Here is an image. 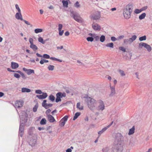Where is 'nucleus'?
I'll return each instance as SVG.
<instances>
[{
  "instance_id": "473e14b6",
  "label": "nucleus",
  "mask_w": 152,
  "mask_h": 152,
  "mask_svg": "<svg viewBox=\"0 0 152 152\" xmlns=\"http://www.w3.org/2000/svg\"><path fill=\"white\" fill-rule=\"evenodd\" d=\"M38 41L42 43V44H45V41H44L43 39L41 37H39L38 38Z\"/></svg>"
},
{
  "instance_id": "0e129e2a",
  "label": "nucleus",
  "mask_w": 152,
  "mask_h": 152,
  "mask_svg": "<svg viewBox=\"0 0 152 152\" xmlns=\"http://www.w3.org/2000/svg\"><path fill=\"white\" fill-rule=\"evenodd\" d=\"M29 42L30 43V45H31L33 44V39L32 38H30L29 39Z\"/></svg>"
},
{
  "instance_id": "7ed1b4c3",
  "label": "nucleus",
  "mask_w": 152,
  "mask_h": 152,
  "mask_svg": "<svg viewBox=\"0 0 152 152\" xmlns=\"http://www.w3.org/2000/svg\"><path fill=\"white\" fill-rule=\"evenodd\" d=\"M124 137L120 133H118L114 135V145L123 146Z\"/></svg>"
},
{
  "instance_id": "39448f33",
  "label": "nucleus",
  "mask_w": 152,
  "mask_h": 152,
  "mask_svg": "<svg viewBox=\"0 0 152 152\" xmlns=\"http://www.w3.org/2000/svg\"><path fill=\"white\" fill-rule=\"evenodd\" d=\"M123 147L122 146L114 145L112 152H122Z\"/></svg>"
},
{
  "instance_id": "5fc2aeb1",
  "label": "nucleus",
  "mask_w": 152,
  "mask_h": 152,
  "mask_svg": "<svg viewBox=\"0 0 152 152\" xmlns=\"http://www.w3.org/2000/svg\"><path fill=\"white\" fill-rule=\"evenodd\" d=\"M58 93L60 94V95L61 97V98L62 97H65L66 96V94L65 93H62L61 92H59Z\"/></svg>"
},
{
  "instance_id": "f257e3e1",
  "label": "nucleus",
  "mask_w": 152,
  "mask_h": 152,
  "mask_svg": "<svg viewBox=\"0 0 152 152\" xmlns=\"http://www.w3.org/2000/svg\"><path fill=\"white\" fill-rule=\"evenodd\" d=\"M28 115L27 113L24 112L22 114L20 117V124L19 126L18 135L21 137H22L24 133V126H29L31 124L29 121L28 122Z\"/></svg>"
},
{
  "instance_id": "2f4dec72",
  "label": "nucleus",
  "mask_w": 152,
  "mask_h": 152,
  "mask_svg": "<svg viewBox=\"0 0 152 152\" xmlns=\"http://www.w3.org/2000/svg\"><path fill=\"white\" fill-rule=\"evenodd\" d=\"M43 31V29L42 28H36L34 30V32L36 34L41 32Z\"/></svg>"
},
{
  "instance_id": "9d476101",
  "label": "nucleus",
  "mask_w": 152,
  "mask_h": 152,
  "mask_svg": "<svg viewBox=\"0 0 152 152\" xmlns=\"http://www.w3.org/2000/svg\"><path fill=\"white\" fill-rule=\"evenodd\" d=\"M77 22L81 24H83L84 23V20L77 13Z\"/></svg>"
},
{
  "instance_id": "6e6552de",
  "label": "nucleus",
  "mask_w": 152,
  "mask_h": 152,
  "mask_svg": "<svg viewBox=\"0 0 152 152\" xmlns=\"http://www.w3.org/2000/svg\"><path fill=\"white\" fill-rule=\"evenodd\" d=\"M99 105L98 107L99 110H103L104 109V104L103 102L100 100L99 101Z\"/></svg>"
},
{
  "instance_id": "bb28decb",
  "label": "nucleus",
  "mask_w": 152,
  "mask_h": 152,
  "mask_svg": "<svg viewBox=\"0 0 152 152\" xmlns=\"http://www.w3.org/2000/svg\"><path fill=\"white\" fill-rule=\"evenodd\" d=\"M146 15V13H143L139 16V18L140 20H142L145 18Z\"/></svg>"
},
{
  "instance_id": "b1692460",
  "label": "nucleus",
  "mask_w": 152,
  "mask_h": 152,
  "mask_svg": "<svg viewBox=\"0 0 152 152\" xmlns=\"http://www.w3.org/2000/svg\"><path fill=\"white\" fill-rule=\"evenodd\" d=\"M145 48L147 49L148 51L149 52H151L152 50L151 47L147 43H146Z\"/></svg>"
},
{
  "instance_id": "58836bf2",
  "label": "nucleus",
  "mask_w": 152,
  "mask_h": 152,
  "mask_svg": "<svg viewBox=\"0 0 152 152\" xmlns=\"http://www.w3.org/2000/svg\"><path fill=\"white\" fill-rule=\"evenodd\" d=\"M146 36L144 35L143 36L140 37L139 38V40L141 41L146 40Z\"/></svg>"
},
{
  "instance_id": "cd10ccee",
  "label": "nucleus",
  "mask_w": 152,
  "mask_h": 152,
  "mask_svg": "<svg viewBox=\"0 0 152 152\" xmlns=\"http://www.w3.org/2000/svg\"><path fill=\"white\" fill-rule=\"evenodd\" d=\"M77 108L80 110H83V106L80 105V102H78L77 104Z\"/></svg>"
},
{
  "instance_id": "c756f323",
  "label": "nucleus",
  "mask_w": 152,
  "mask_h": 152,
  "mask_svg": "<svg viewBox=\"0 0 152 152\" xmlns=\"http://www.w3.org/2000/svg\"><path fill=\"white\" fill-rule=\"evenodd\" d=\"M146 43L141 42L139 44L138 48H142L143 47L145 48Z\"/></svg>"
},
{
  "instance_id": "c9c22d12",
  "label": "nucleus",
  "mask_w": 152,
  "mask_h": 152,
  "mask_svg": "<svg viewBox=\"0 0 152 152\" xmlns=\"http://www.w3.org/2000/svg\"><path fill=\"white\" fill-rule=\"evenodd\" d=\"M34 73V70L31 69H29L28 72H27V74L28 75H31V74Z\"/></svg>"
},
{
  "instance_id": "a19ab883",
  "label": "nucleus",
  "mask_w": 152,
  "mask_h": 152,
  "mask_svg": "<svg viewBox=\"0 0 152 152\" xmlns=\"http://www.w3.org/2000/svg\"><path fill=\"white\" fill-rule=\"evenodd\" d=\"M49 99L50 100L53 102L54 101L55 99V97L52 94H51L49 96Z\"/></svg>"
},
{
  "instance_id": "8fccbe9b",
  "label": "nucleus",
  "mask_w": 152,
  "mask_h": 152,
  "mask_svg": "<svg viewBox=\"0 0 152 152\" xmlns=\"http://www.w3.org/2000/svg\"><path fill=\"white\" fill-rule=\"evenodd\" d=\"M15 8H16V9L18 10V12H21L20 10L18 4H15Z\"/></svg>"
},
{
  "instance_id": "4468645a",
  "label": "nucleus",
  "mask_w": 152,
  "mask_h": 152,
  "mask_svg": "<svg viewBox=\"0 0 152 152\" xmlns=\"http://www.w3.org/2000/svg\"><path fill=\"white\" fill-rule=\"evenodd\" d=\"M15 17L18 20H23L21 12L16 13L15 15Z\"/></svg>"
},
{
  "instance_id": "ddd939ff",
  "label": "nucleus",
  "mask_w": 152,
  "mask_h": 152,
  "mask_svg": "<svg viewBox=\"0 0 152 152\" xmlns=\"http://www.w3.org/2000/svg\"><path fill=\"white\" fill-rule=\"evenodd\" d=\"M48 120L50 123H53L56 121L54 117L51 115H49L47 116Z\"/></svg>"
},
{
  "instance_id": "37998d69",
  "label": "nucleus",
  "mask_w": 152,
  "mask_h": 152,
  "mask_svg": "<svg viewBox=\"0 0 152 152\" xmlns=\"http://www.w3.org/2000/svg\"><path fill=\"white\" fill-rule=\"evenodd\" d=\"M86 39L88 41L92 42L94 40V38L92 37H88Z\"/></svg>"
},
{
  "instance_id": "3c124183",
  "label": "nucleus",
  "mask_w": 152,
  "mask_h": 152,
  "mask_svg": "<svg viewBox=\"0 0 152 152\" xmlns=\"http://www.w3.org/2000/svg\"><path fill=\"white\" fill-rule=\"evenodd\" d=\"M35 93L36 94H41L43 93V92H42L41 90H37L35 91Z\"/></svg>"
},
{
  "instance_id": "f3484780",
  "label": "nucleus",
  "mask_w": 152,
  "mask_h": 152,
  "mask_svg": "<svg viewBox=\"0 0 152 152\" xmlns=\"http://www.w3.org/2000/svg\"><path fill=\"white\" fill-rule=\"evenodd\" d=\"M19 66L18 64L16 63L12 62L11 64V67L12 69H15Z\"/></svg>"
},
{
  "instance_id": "052dcab7",
  "label": "nucleus",
  "mask_w": 152,
  "mask_h": 152,
  "mask_svg": "<svg viewBox=\"0 0 152 152\" xmlns=\"http://www.w3.org/2000/svg\"><path fill=\"white\" fill-rule=\"evenodd\" d=\"M111 39L113 41H115L118 40L116 38L114 37H111Z\"/></svg>"
},
{
  "instance_id": "603ef678",
  "label": "nucleus",
  "mask_w": 152,
  "mask_h": 152,
  "mask_svg": "<svg viewBox=\"0 0 152 152\" xmlns=\"http://www.w3.org/2000/svg\"><path fill=\"white\" fill-rule=\"evenodd\" d=\"M22 77L23 78V79L24 80H25L26 79L27 77L26 76L24 75V74L23 72H21V73L20 74Z\"/></svg>"
},
{
  "instance_id": "0eeeda50",
  "label": "nucleus",
  "mask_w": 152,
  "mask_h": 152,
  "mask_svg": "<svg viewBox=\"0 0 152 152\" xmlns=\"http://www.w3.org/2000/svg\"><path fill=\"white\" fill-rule=\"evenodd\" d=\"M113 123V121L110 124L103 128L101 130L99 131L98 132V134L99 136H100L103 132H104L107 129L109 128L112 125Z\"/></svg>"
},
{
  "instance_id": "423d86ee",
  "label": "nucleus",
  "mask_w": 152,
  "mask_h": 152,
  "mask_svg": "<svg viewBox=\"0 0 152 152\" xmlns=\"http://www.w3.org/2000/svg\"><path fill=\"white\" fill-rule=\"evenodd\" d=\"M132 12H130V11H127V10H123V14L124 16L125 19H129L131 16V14Z\"/></svg>"
},
{
  "instance_id": "f8f14e48",
  "label": "nucleus",
  "mask_w": 152,
  "mask_h": 152,
  "mask_svg": "<svg viewBox=\"0 0 152 152\" xmlns=\"http://www.w3.org/2000/svg\"><path fill=\"white\" fill-rule=\"evenodd\" d=\"M42 95H37L36 97L39 99H45L48 96V95L46 93H43Z\"/></svg>"
},
{
  "instance_id": "e2e57ef3",
  "label": "nucleus",
  "mask_w": 152,
  "mask_h": 152,
  "mask_svg": "<svg viewBox=\"0 0 152 152\" xmlns=\"http://www.w3.org/2000/svg\"><path fill=\"white\" fill-rule=\"evenodd\" d=\"M53 104H50H50H47L46 107L47 108H46L45 109H48V108L49 107H52L53 106Z\"/></svg>"
},
{
  "instance_id": "69168bd1",
  "label": "nucleus",
  "mask_w": 152,
  "mask_h": 152,
  "mask_svg": "<svg viewBox=\"0 0 152 152\" xmlns=\"http://www.w3.org/2000/svg\"><path fill=\"white\" fill-rule=\"evenodd\" d=\"M124 37V35H121L119 36L118 38H117L118 40H119L121 39H123Z\"/></svg>"
},
{
  "instance_id": "ea45409f",
  "label": "nucleus",
  "mask_w": 152,
  "mask_h": 152,
  "mask_svg": "<svg viewBox=\"0 0 152 152\" xmlns=\"http://www.w3.org/2000/svg\"><path fill=\"white\" fill-rule=\"evenodd\" d=\"M109 148L108 147H107L104 148L102 149V152H108L109 150Z\"/></svg>"
},
{
  "instance_id": "412c9836",
  "label": "nucleus",
  "mask_w": 152,
  "mask_h": 152,
  "mask_svg": "<svg viewBox=\"0 0 152 152\" xmlns=\"http://www.w3.org/2000/svg\"><path fill=\"white\" fill-rule=\"evenodd\" d=\"M66 1L65 0H62V2L63 3V5L64 7V8H67L68 7V1Z\"/></svg>"
},
{
  "instance_id": "c85d7f7f",
  "label": "nucleus",
  "mask_w": 152,
  "mask_h": 152,
  "mask_svg": "<svg viewBox=\"0 0 152 152\" xmlns=\"http://www.w3.org/2000/svg\"><path fill=\"white\" fill-rule=\"evenodd\" d=\"M38 106V104L37 103L36 104L33 109V110L34 112H35L37 111Z\"/></svg>"
},
{
  "instance_id": "680f3d73",
  "label": "nucleus",
  "mask_w": 152,
  "mask_h": 152,
  "mask_svg": "<svg viewBox=\"0 0 152 152\" xmlns=\"http://www.w3.org/2000/svg\"><path fill=\"white\" fill-rule=\"evenodd\" d=\"M59 31V34L60 36H62L63 34L64 33V30H59V31Z\"/></svg>"
},
{
  "instance_id": "bf43d9fd",
  "label": "nucleus",
  "mask_w": 152,
  "mask_h": 152,
  "mask_svg": "<svg viewBox=\"0 0 152 152\" xmlns=\"http://www.w3.org/2000/svg\"><path fill=\"white\" fill-rule=\"evenodd\" d=\"M51 110L50 109H48L46 111L45 113L47 115V116L49 115V114L51 112Z\"/></svg>"
},
{
  "instance_id": "774afa93",
  "label": "nucleus",
  "mask_w": 152,
  "mask_h": 152,
  "mask_svg": "<svg viewBox=\"0 0 152 152\" xmlns=\"http://www.w3.org/2000/svg\"><path fill=\"white\" fill-rule=\"evenodd\" d=\"M65 124V122L63 121L61 123V124H60L61 126H64Z\"/></svg>"
},
{
  "instance_id": "4be33fe9",
  "label": "nucleus",
  "mask_w": 152,
  "mask_h": 152,
  "mask_svg": "<svg viewBox=\"0 0 152 152\" xmlns=\"http://www.w3.org/2000/svg\"><path fill=\"white\" fill-rule=\"evenodd\" d=\"M21 91L22 92L29 93L31 91L30 89L27 88H23L21 89Z\"/></svg>"
},
{
  "instance_id": "393cba45",
  "label": "nucleus",
  "mask_w": 152,
  "mask_h": 152,
  "mask_svg": "<svg viewBox=\"0 0 152 152\" xmlns=\"http://www.w3.org/2000/svg\"><path fill=\"white\" fill-rule=\"evenodd\" d=\"M15 106L18 108H20L22 106V105L21 104V102L20 101H17L15 103Z\"/></svg>"
},
{
  "instance_id": "1a4fd4ad",
  "label": "nucleus",
  "mask_w": 152,
  "mask_h": 152,
  "mask_svg": "<svg viewBox=\"0 0 152 152\" xmlns=\"http://www.w3.org/2000/svg\"><path fill=\"white\" fill-rule=\"evenodd\" d=\"M92 27L94 30L99 31L101 29L100 26L96 23H93L92 25Z\"/></svg>"
},
{
  "instance_id": "f03ea898",
  "label": "nucleus",
  "mask_w": 152,
  "mask_h": 152,
  "mask_svg": "<svg viewBox=\"0 0 152 152\" xmlns=\"http://www.w3.org/2000/svg\"><path fill=\"white\" fill-rule=\"evenodd\" d=\"M83 98L85 99V102L87 103L89 108L93 110L95 107L96 101L93 98L89 97L88 95L85 94L83 96Z\"/></svg>"
},
{
  "instance_id": "20e7f679",
  "label": "nucleus",
  "mask_w": 152,
  "mask_h": 152,
  "mask_svg": "<svg viewBox=\"0 0 152 152\" xmlns=\"http://www.w3.org/2000/svg\"><path fill=\"white\" fill-rule=\"evenodd\" d=\"M100 12L98 11H94L89 16L91 20H97L101 18Z\"/></svg>"
},
{
  "instance_id": "5701e85b",
  "label": "nucleus",
  "mask_w": 152,
  "mask_h": 152,
  "mask_svg": "<svg viewBox=\"0 0 152 152\" xmlns=\"http://www.w3.org/2000/svg\"><path fill=\"white\" fill-rule=\"evenodd\" d=\"M132 40L130 39V38L129 39H124V44H127L128 43L130 44L132 42Z\"/></svg>"
},
{
  "instance_id": "9b49d317",
  "label": "nucleus",
  "mask_w": 152,
  "mask_h": 152,
  "mask_svg": "<svg viewBox=\"0 0 152 152\" xmlns=\"http://www.w3.org/2000/svg\"><path fill=\"white\" fill-rule=\"evenodd\" d=\"M133 8V6L132 4H128L127 5L125 8L124 9V10H127V11L129 12L130 11V12H132Z\"/></svg>"
},
{
  "instance_id": "6ab92c4d",
  "label": "nucleus",
  "mask_w": 152,
  "mask_h": 152,
  "mask_svg": "<svg viewBox=\"0 0 152 152\" xmlns=\"http://www.w3.org/2000/svg\"><path fill=\"white\" fill-rule=\"evenodd\" d=\"M70 15L71 17H72L75 20H76V14L75 12L73 11V10H70Z\"/></svg>"
},
{
  "instance_id": "6e6d98bb",
  "label": "nucleus",
  "mask_w": 152,
  "mask_h": 152,
  "mask_svg": "<svg viewBox=\"0 0 152 152\" xmlns=\"http://www.w3.org/2000/svg\"><path fill=\"white\" fill-rule=\"evenodd\" d=\"M136 38H137V36L135 35H134L133 36H132V37L131 38H130V39H132V42H133V41H134V40H135L136 39Z\"/></svg>"
},
{
  "instance_id": "2eb2a0df",
  "label": "nucleus",
  "mask_w": 152,
  "mask_h": 152,
  "mask_svg": "<svg viewBox=\"0 0 152 152\" xmlns=\"http://www.w3.org/2000/svg\"><path fill=\"white\" fill-rule=\"evenodd\" d=\"M110 88L111 92L110 94H109V96H112L115 94V88L114 86H110Z\"/></svg>"
},
{
  "instance_id": "a18cd8bd",
  "label": "nucleus",
  "mask_w": 152,
  "mask_h": 152,
  "mask_svg": "<svg viewBox=\"0 0 152 152\" xmlns=\"http://www.w3.org/2000/svg\"><path fill=\"white\" fill-rule=\"evenodd\" d=\"M141 9H136L134 11V12L136 14H139L141 12Z\"/></svg>"
},
{
  "instance_id": "338daca9",
  "label": "nucleus",
  "mask_w": 152,
  "mask_h": 152,
  "mask_svg": "<svg viewBox=\"0 0 152 152\" xmlns=\"http://www.w3.org/2000/svg\"><path fill=\"white\" fill-rule=\"evenodd\" d=\"M22 21H23L24 22V23L27 25H31L30 23L29 22H28V21L25 20L23 19V20H22Z\"/></svg>"
},
{
  "instance_id": "4d7b16f0",
  "label": "nucleus",
  "mask_w": 152,
  "mask_h": 152,
  "mask_svg": "<svg viewBox=\"0 0 152 152\" xmlns=\"http://www.w3.org/2000/svg\"><path fill=\"white\" fill-rule=\"evenodd\" d=\"M148 8V6H144L142 7L141 8V11H144L146 10Z\"/></svg>"
},
{
  "instance_id": "dca6fc26",
  "label": "nucleus",
  "mask_w": 152,
  "mask_h": 152,
  "mask_svg": "<svg viewBox=\"0 0 152 152\" xmlns=\"http://www.w3.org/2000/svg\"><path fill=\"white\" fill-rule=\"evenodd\" d=\"M36 143L37 140L36 139H31L29 142V145L31 146L32 147L34 146Z\"/></svg>"
},
{
  "instance_id": "09e8293b",
  "label": "nucleus",
  "mask_w": 152,
  "mask_h": 152,
  "mask_svg": "<svg viewBox=\"0 0 152 152\" xmlns=\"http://www.w3.org/2000/svg\"><path fill=\"white\" fill-rule=\"evenodd\" d=\"M118 49L119 50H121L124 52H126V49L123 47H120Z\"/></svg>"
},
{
  "instance_id": "e433bc0d",
  "label": "nucleus",
  "mask_w": 152,
  "mask_h": 152,
  "mask_svg": "<svg viewBox=\"0 0 152 152\" xmlns=\"http://www.w3.org/2000/svg\"><path fill=\"white\" fill-rule=\"evenodd\" d=\"M47 102V100H43V102L42 103V106L43 107H44L45 108H47L46 107V105L47 104L46 103Z\"/></svg>"
},
{
  "instance_id": "aec40b11",
  "label": "nucleus",
  "mask_w": 152,
  "mask_h": 152,
  "mask_svg": "<svg viewBox=\"0 0 152 152\" xmlns=\"http://www.w3.org/2000/svg\"><path fill=\"white\" fill-rule=\"evenodd\" d=\"M134 130L135 127L134 126H133L132 128L129 129V132L128 133V134L129 135H130L133 134L134 132Z\"/></svg>"
},
{
  "instance_id": "a211bd4d",
  "label": "nucleus",
  "mask_w": 152,
  "mask_h": 152,
  "mask_svg": "<svg viewBox=\"0 0 152 152\" xmlns=\"http://www.w3.org/2000/svg\"><path fill=\"white\" fill-rule=\"evenodd\" d=\"M56 102H60L61 101V97L60 94L57 93L56 94Z\"/></svg>"
},
{
  "instance_id": "13d9d810",
  "label": "nucleus",
  "mask_w": 152,
  "mask_h": 152,
  "mask_svg": "<svg viewBox=\"0 0 152 152\" xmlns=\"http://www.w3.org/2000/svg\"><path fill=\"white\" fill-rule=\"evenodd\" d=\"M58 31L61 30L62 29V28L63 27V25L62 24H59L58 25Z\"/></svg>"
},
{
  "instance_id": "79ce46f5",
  "label": "nucleus",
  "mask_w": 152,
  "mask_h": 152,
  "mask_svg": "<svg viewBox=\"0 0 152 152\" xmlns=\"http://www.w3.org/2000/svg\"><path fill=\"white\" fill-rule=\"evenodd\" d=\"M105 40V37L104 35H102L100 38V41L101 42H103Z\"/></svg>"
},
{
  "instance_id": "4c0bfd02",
  "label": "nucleus",
  "mask_w": 152,
  "mask_h": 152,
  "mask_svg": "<svg viewBox=\"0 0 152 152\" xmlns=\"http://www.w3.org/2000/svg\"><path fill=\"white\" fill-rule=\"evenodd\" d=\"M114 44L113 42L108 43L106 45V46L107 47H109L111 48H113Z\"/></svg>"
},
{
  "instance_id": "7c9ffc66",
  "label": "nucleus",
  "mask_w": 152,
  "mask_h": 152,
  "mask_svg": "<svg viewBox=\"0 0 152 152\" xmlns=\"http://www.w3.org/2000/svg\"><path fill=\"white\" fill-rule=\"evenodd\" d=\"M46 123V120L45 118H43L40 121V124L41 125H45Z\"/></svg>"
},
{
  "instance_id": "c03bdc74",
  "label": "nucleus",
  "mask_w": 152,
  "mask_h": 152,
  "mask_svg": "<svg viewBox=\"0 0 152 152\" xmlns=\"http://www.w3.org/2000/svg\"><path fill=\"white\" fill-rule=\"evenodd\" d=\"M42 57L45 58L46 59H48L49 58H50V56L47 54H45L43 55V56H42Z\"/></svg>"
},
{
  "instance_id": "864d4df0",
  "label": "nucleus",
  "mask_w": 152,
  "mask_h": 152,
  "mask_svg": "<svg viewBox=\"0 0 152 152\" xmlns=\"http://www.w3.org/2000/svg\"><path fill=\"white\" fill-rule=\"evenodd\" d=\"M14 76L15 77L17 78H20V75H19V74L15 73L14 74Z\"/></svg>"
},
{
  "instance_id": "f704fd0d",
  "label": "nucleus",
  "mask_w": 152,
  "mask_h": 152,
  "mask_svg": "<svg viewBox=\"0 0 152 152\" xmlns=\"http://www.w3.org/2000/svg\"><path fill=\"white\" fill-rule=\"evenodd\" d=\"M54 66L52 65H49L48 67V69L50 71H53L54 70Z\"/></svg>"
},
{
  "instance_id": "de8ad7c7",
  "label": "nucleus",
  "mask_w": 152,
  "mask_h": 152,
  "mask_svg": "<svg viewBox=\"0 0 152 152\" xmlns=\"http://www.w3.org/2000/svg\"><path fill=\"white\" fill-rule=\"evenodd\" d=\"M93 37L95 39V41H98L99 38V36H96V35H94V36H93Z\"/></svg>"
},
{
  "instance_id": "72a5a7b5",
  "label": "nucleus",
  "mask_w": 152,
  "mask_h": 152,
  "mask_svg": "<svg viewBox=\"0 0 152 152\" xmlns=\"http://www.w3.org/2000/svg\"><path fill=\"white\" fill-rule=\"evenodd\" d=\"M118 72L121 76L124 77L125 76V74L124 71L121 70H119Z\"/></svg>"
},
{
  "instance_id": "49530a36",
  "label": "nucleus",
  "mask_w": 152,
  "mask_h": 152,
  "mask_svg": "<svg viewBox=\"0 0 152 152\" xmlns=\"http://www.w3.org/2000/svg\"><path fill=\"white\" fill-rule=\"evenodd\" d=\"M68 118V115H65L62 118L61 120H62L63 121L66 122Z\"/></svg>"
},
{
  "instance_id": "a878e982",
  "label": "nucleus",
  "mask_w": 152,
  "mask_h": 152,
  "mask_svg": "<svg viewBox=\"0 0 152 152\" xmlns=\"http://www.w3.org/2000/svg\"><path fill=\"white\" fill-rule=\"evenodd\" d=\"M30 47L34 51L37 50L38 49L37 47L35 45L33 44L30 45Z\"/></svg>"
}]
</instances>
